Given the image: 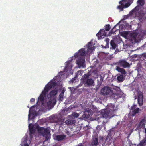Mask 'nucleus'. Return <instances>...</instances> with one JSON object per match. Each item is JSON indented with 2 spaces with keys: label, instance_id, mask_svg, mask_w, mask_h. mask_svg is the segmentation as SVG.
I'll use <instances>...</instances> for the list:
<instances>
[{
  "label": "nucleus",
  "instance_id": "1",
  "mask_svg": "<svg viewBox=\"0 0 146 146\" xmlns=\"http://www.w3.org/2000/svg\"><path fill=\"white\" fill-rule=\"evenodd\" d=\"M36 129L38 133L45 137L46 140H47L50 138V131L47 128L40 127L38 126Z\"/></svg>",
  "mask_w": 146,
  "mask_h": 146
},
{
  "label": "nucleus",
  "instance_id": "2",
  "mask_svg": "<svg viewBox=\"0 0 146 146\" xmlns=\"http://www.w3.org/2000/svg\"><path fill=\"white\" fill-rule=\"evenodd\" d=\"M100 93L102 95H110L113 97H115V96H117V94L113 93L112 90L109 87H105L102 88L100 91Z\"/></svg>",
  "mask_w": 146,
  "mask_h": 146
},
{
  "label": "nucleus",
  "instance_id": "3",
  "mask_svg": "<svg viewBox=\"0 0 146 146\" xmlns=\"http://www.w3.org/2000/svg\"><path fill=\"white\" fill-rule=\"evenodd\" d=\"M101 114L103 118L106 119H110L114 116V114L107 109L102 110L101 111Z\"/></svg>",
  "mask_w": 146,
  "mask_h": 146
},
{
  "label": "nucleus",
  "instance_id": "4",
  "mask_svg": "<svg viewBox=\"0 0 146 146\" xmlns=\"http://www.w3.org/2000/svg\"><path fill=\"white\" fill-rule=\"evenodd\" d=\"M117 65L123 68H126L130 67L129 64L125 60H120L117 63Z\"/></svg>",
  "mask_w": 146,
  "mask_h": 146
},
{
  "label": "nucleus",
  "instance_id": "5",
  "mask_svg": "<svg viewBox=\"0 0 146 146\" xmlns=\"http://www.w3.org/2000/svg\"><path fill=\"white\" fill-rule=\"evenodd\" d=\"M85 58L84 57H80L76 61V63L79 68L82 67L85 68L86 67L85 65Z\"/></svg>",
  "mask_w": 146,
  "mask_h": 146
},
{
  "label": "nucleus",
  "instance_id": "6",
  "mask_svg": "<svg viewBox=\"0 0 146 146\" xmlns=\"http://www.w3.org/2000/svg\"><path fill=\"white\" fill-rule=\"evenodd\" d=\"M85 49L84 48H82L79 50L78 52H76L74 56L76 58L82 57L85 56Z\"/></svg>",
  "mask_w": 146,
  "mask_h": 146
},
{
  "label": "nucleus",
  "instance_id": "7",
  "mask_svg": "<svg viewBox=\"0 0 146 146\" xmlns=\"http://www.w3.org/2000/svg\"><path fill=\"white\" fill-rule=\"evenodd\" d=\"M106 35V33L105 30L101 29L96 35L99 39L103 38Z\"/></svg>",
  "mask_w": 146,
  "mask_h": 146
},
{
  "label": "nucleus",
  "instance_id": "8",
  "mask_svg": "<svg viewBox=\"0 0 146 146\" xmlns=\"http://www.w3.org/2000/svg\"><path fill=\"white\" fill-rule=\"evenodd\" d=\"M93 113V111L90 109L86 110L82 115L83 118L86 119H88L90 116H91Z\"/></svg>",
  "mask_w": 146,
  "mask_h": 146
},
{
  "label": "nucleus",
  "instance_id": "9",
  "mask_svg": "<svg viewBox=\"0 0 146 146\" xmlns=\"http://www.w3.org/2000/svg\"><path fill=\"white\" fill-rule=\"evenodd\" d=\"M145 119H142L139 123L137 126V129H140L142 128H145Z\"/></svg>",
  "mask_w": 146,
  "mask_h": 146
},
{
  "label": "nucleus",
  "instance_id": "10",
  "mask_svg": "<svg viewBox=\"0 0 146 146\" xmlns=\"http://www.w3.org/2000/svg\"><path fill=\"white\" fill-rule=\"evenodd\" d=\"M94 83V80L91 78L89 79L85 82L84 84L86 86H90L93 85Z\"/></svg>",
  "mask_w": 146,
  "mask_h": 146
},
{
  "label": "nucleus",
  "instance_id": "11",
  "mask_svg": "<svg viewBox=\"0 0 146 146\" xmlns=\"http://www.w3.org/2000/svg\"><path fill=\"white\" fill-rule=\"evenodd\" d=\"M58 91L57 89L56 88H55L50 92L48 95V97H49H49L50 98L54 97V96L57 94Z\"/></svg>",
  "mask_w": 146,
  "mask_h": 146
},
{
  "label": "nucleus",
  "instance_id": "12",
  "mask_svg": "<svg viewBox=\"0 0 146 146\" xmlns=\"http://www.w3.org/2000/svg\"><path fill=\"white\" fill-rule=\"evenodd\" d=\"M66 135H56V139L58 141H63L66 139Z\"/></svg>",
  "mask_w": 146,
  "mask_h": 146
},
{
  "label": "nucleus",
  "instance_id": "13",
  "mask_svg": "<svg viewBox=\"0 0 146 146\" xmlns=\"http://www.w3.org/2000/svg\"><path fill=\"white\" fill-rule=\"evenodd\" d=\"M137 100L139 105L141 106L143 102V96L142 94H140L138 95Z\"/></svg>",
  "mask_w": 146,
  "mask_h": 146
},
{
  "label": "nucleus",
  "instance_id": "14",
  "mask_svg": "<svg viewBox=\"0 0 146 146\" xmlns=\"http://www.w3.org/2000/svg\"><path fill=\"white\" fill-rule=\"evenodd\" d=\"M108 108L107 109V110L110 111L112 113L114 114V112L115 110L114 109L115 107L114 105L112 104H110L108 105Z\"/></svg>",
  "mask_w": 146,
  "mask_h": 146
},
{
  "label": "nucleus",
  "instance_id": "15",
  "mask_svg": "<svg viewBox=\"0 0 146 146\" xmlns=\"http://www.w3.org/2000/svg\"><path fill=\"white\" fill-rule=\"evenodd\" d=\"M89 77V75L88 74H85L84 76H82L81 80L83 84L87 80L89 79L88 78Z\"/></svg>",
  "mask_w": 146,
  "mask_h": 146
},
{
  "label": "nucleus",
  "instance_id": "16",
  "mask_svg": "<svg viewBox=\"0 0 146 146\" xmlns=\"http://www.w3.org/2000/svg\"><path fill=\"white\" fill-rule=\"evenodd\" d=\"M89 77V75L88 74H85L84 76H82L81 80L83 84L87 80L89 79L88 78Z\"/></svg>",
  "mask_w": 146,
  "mask_h": 146
},
{
  "label": "nucleus",
  "instance_id": "17",
  "mask_svg": "<svg viewBox=\"0 0 146 146\" xmlns=\"http://www.w3.org/2000/svg\"><path fill=\"white\" fill-rule=\"evenodd\" d=\"M116 70L118 72L121 73L122 74H125L126 73L125 70L123 68H121L119 66H117Z\"/></svg>",
  "mask_w": 146,
  "mask_h": 146
},
{
  "label": "nucleus",
  "instance_id": "18",
  "mask_svg": "<svg viewBox=\"0 0 146 146\" xmlns=\"http://www.w3.org/2000/svg\"><path fill=\"white\" fill-rule=\"evenodd\" d=\"M92 43L90 42H89L88 44L87 45L88 50H92L94 49V47L93 46V45L92 44Z\"/></svg>",
  "mask_w": 146,
  "mask_h": 146
},
{
  "label": "nucleus",
  "instance_id": "19",
  "mask_svg": "<svg viewBox=\"0 0 146 146\" xmlns=\"http://www.w3.org/2000/svg\"><path fill=\"white\" fill-rule=\"evenodd\" d=\"M98 143V138L95 137L92 139V143L91 144L93 145L96 146L97 145Z\"/></svg>",
  "mask_w": 146,
  "mask_h": 146
},
{
  "label": "nucleus",
  "instance_id": "20",
  "mask_svg": "<svg viewBox=\"0 0 146 146\" xmlns=\"http://www.w3.org/2000/svg\"><path fill=\"white\" fill-rule=\"evenodd\" d=\"M125 0H122L121 1H120L119 2V3L120 4H121V5H119L117 7V8L118 9H121V10H123V9L124 8V7H123V5L124 3H123V2H124Z\"/></svg>",
  "mask_w": 146,
  "mask_h": 146
},
{
  "label": "nucleus",
  "instance_id": "21",
  "mask_svg": "<svg viewBox=\"0 0 146 146\" xmlns=\"http://www.w3.org/2000/svg\"><path fill=\"white\" fill-rule=\"evenodd\" d=\"M23 141L21 143V145L22 146H29V145L27 143V139L26 138L23 139Z\"/></svg>",
  "mask_w": 146,
  "mask_h": 146
},
{
  "label": "nucleus",
  "instance_id": "22",
  "mask_svg": "<svg viewBox=\"0 0 146 146\" xmlns=\"http://www.w3.org/2000/svg\"><path fill=\"white\" fill-rule=\"evenodd\" d=\"M110 45L112 49H114L117 47L116 44L114 42V40H111L110 42Z\"/></svg>",
  "mask_w": 146,
  "mask_h": 146
},
{
  "label": "nucleus",
  "instance_id": "23",
  "mask_svg": "<svg viewBox=\"0 0 146 146\" xmlns=\"http://www.w3.org/2000/svg\"><path fill=\"white\" fill-rule=\"evenodd\" d=\"M139 145L142 146H143L146 145V137L140 141Z\"/></svg>",
  "mask_w": 146,
  "mask_h": 146
},
{
  "label": "nucleus",
  "instance_id": "24",
  "mask_svg": "<svg viewBox=\"0 0 146 146\" xmlns=\"http://www.w3.org/2000/svg\"><path fill=\"white\" fill-rule=\"evenodd\" d=\"M64 94V91L63 90L59 95V100L60 101H62L63 99V96Z\"/></svg>",
  "mask_w": 146,
  "mask_h": 146
},
{
  "label": "nucleus",
  "instance_id": "25",
  "mask_svg": "<svg viewBox=\"0 0 146 146\" xmlns=\"http://www.w3.org/2000/svg\"><path fill=\"white\" fill-rule=\"evenodd\" d=\"M139 108H137L135 110H134L132 111V115L133 116H135V115L139 113Z\"/></svg>",
  "mask_w": 146,
  "mask_h": 146
},
{
  "label": "nucleus",
  "instance_id": "26",
  "mask_svg": "<svg viewBox=\"0 0 146 146\" xmlns=\"http://www.w3.org/2000/svg\"><path fill=\"white\" fill-rule=\"evenodd\" d=\"M123 75L121 74L117 77V81L119 82H122L123 80Z\"/></svg>",
  "mask_w": 146,
  "mask_h": 146
},
{
  "label": "nucleus",
  "instance_id": "27",
  "mask_svg": "<svg viewBox=\"0 0 146 146\" xmlns=\"http://www.w3.org/2000/svg\"><path fill=\"white\" fill-rule=\"evenodd\" d=\"M30 114L34 115H36V113L35 112H34L32 111H31L30 110H29V114L28 115V120L29 121L30 120H31V119L30 118Z\"/></svg>",
  "mask_w": 146,
  "mask_h": 146
},
{
  "label": "nucleus",
  "instance_id": "28",
  "mask_svg": "<svg viewBox=\"0 0 146 146\" xmlns=\"http://www.w3.org/2000/svg\"><path fill=\"white\" fill-rule=\"evenodd\" d=\"M74 120L69 119L66 121V123L68 125H72L74 123Z\"/></svg>",
  "mask_w": 146,
  "mask_h": 146
},
{
  "label": "nucleus",
  "instance_id": "29",
  "mask_svg": "<svg viewBox=\"0 0 146 146\" xmlns=\"http://www.w3.org/2000/svg\"><path fill=\"white\" fill-rule=\"evenodd\" d=\"M79 116V114L76 113L74 112L71 115V117L73 119H75L76 118H77Z\"/></svg>",
  "mask_w": 146,
  "mask_h": 146
},
{
  "label": "nucleus",
  "instance_id": "30",
  "mask_svg": "<svg viewBox=\"0 0 146 146\" xmlns=\"http://www.w3.org/2000/svg\"><path fill=\"white\" fill-rule=\"evenodd\" d=\"M105 40L106 42V45L104 47V48H108L109 47L110 39L109 38H107Z\"/></svg>",
  "mask_w": 146,
  "mask_h": 146
},
{
  "label": "nucleus",
  "instance_id": "31",
  "mask_svg": "<svg viewBox=\"0 0 146 146\" xmlns=\"http://www.w3.org/2000/svg\"><path fill=\"white\" fill-rule=\"evenodd\" d=\"M48 84L50 87H52V88L55 87L56 85V83L53 81L50 82Z\"/></svg>",
  "mask_w": 146,
  "mask_h": 146
},
{
  "label": "nucleus",
  "instance_id": "32",
  "mask_svg": "<svg viewBox=\"0 0 146 146\" xmlns=\"http://www.w3.org/2000/svg\"><path fill=\"white\" fill-rule=\"evenodd\" d=\"M137 3L139 5L141 6H143L145 4V1L143 0H138Z\"/></svg>",
  "mask_w": 146,
  "mask_h": 146
},
{
  "label": "nucleus",
  "instance_id": "33",
  "mask_svg": "<svg viewBox=\"0 0 146 146\" xmlns=\"http://www.w3.org/2000/svg\"><path fill=\"white\" fill-rule=\"evenodd\" d=\"M125 2H123V3H124V4L123 5V7H124V8H125L129 7L131 4L130 2H127V3H125V4L124 5V4Z\"/></svg>",
  "mask_w": 146,
  "mask_h": 146
},
{
  "label": "nucleus",
  "instance_id": "34",
  "mask_svg": "<svg viewBox=\"0 0 146 146\" xmlns=\"http://www.w3.org/2000/svg\"><path fill=\"white\" fill-rule=\"evenodd\" d=\"M104 27L105 30L107 31H109L110 29V26L109 24L106 25Z\"/></svg>",
  "mask_w": 146,
  "mask_h": 146
},
{
  "label": "nucleus",
  "instance_id": "35",
  "mask_svg": "<svg viewBox=\"0 0 146 146\" xmlns=\"http://www.w3.org/2000/svg\"><path fill=\"white\" fill-rule=\"evenodd\" d=\"M111 136V135L110 134H108L107 135L106 138L104 141L106 142L107 141H108L109 139V140H110V138Z\"/></svg>",
  "mask_w": 146,
  "mask_h": 146
},
{
  "label": "nucleus",
  "instance_id": "36",
  "mask_svg": "<svg viewBox=\"0 0 146 146\" xmlns=\"http://www.w3.org/2000/svg\"><path fill=\"white\" fill-rule=\"evenodd\" d=\"M44 96L41 95L40 97L38 98V99L40 100L41 102H43L44 100Z\"/></svg>",
  "mask_w": 146,
  "mask_h": 146
},
{
  "label": "nucleus",
  "instance_id": "37",
  "mask_svg": "<svg viewBox=\"0 0 146 146\" xmlns=\"http://www.w3.org/2000/svg\"><path fill=\"white\" fill-rule=\"evenodd\" d=\"M52 88V87H50V86L48 84L45 87V89L46 90H48V91Z\"/></svg>",
  "mask_w": 146,
  "mask_h": 146
},
{
  "label": "nucleus",
  "instance_id": "38",
  "mask_svg": "<svg viewBox=\"0 0 146 146\" xmlns=\"http://www.w3.org/2000/svg\"><path fill=\"white\" fill-rule=\"evenodd\" d=\"M139 6L138 5L136 6L132 11L134 12H136L139 9Z\"/></svg>",
  "mask_w": 146,
  "mask_h": 146
},
{
  "label": "nucleus",
  "instance_id": "39",
  "mask_svg": "<svg viewBox=\"0 0 146 146\" xmlns=\"http://www.w3.org/2000/svg\"><path fill=\"white\" fill-rule=\"evenodd\" d=\"M29 130L30 134H34L35 132V129L34 127L32 128V129H30Z\"/></svg>",
  "mask_w": 146,
  "mask_h": 146
},
{
  "label": "nucleus",
  "instance_id": "40",
  "mask_svg": "<svg viewBox=\"0 0 146 146\" xmlns=\"http://www.w3.org/2000/svg\"><path fill=\"white\" fill-rule=\"evenodd\" d=\"M48 90H45V89H44V90H43L42 93V95L45 96L46 95L47 93L48 92Z\"/></svg>",
  "mask_w": 146,
  "mask_h": 146
},
{
  "label": "nucleus",
  "instance_id": "41",
  "mask_svg": "<svg viewBox=\"0 0 146 146\" xmlns=\"http://www.w3.org/2000/svg\"><path fill=\"white\" fill-rule=\"evenodd\" d=\"M131 36L134 40H135L137 36V34L135 33L132 34H131Z\"/></svg>",
  "mask_w": 146,
  "mask_h": 146
},
{
  "label": "nucleus",
  "instance_id": "42",
  "mask_svg": "<svg viewBox=\"0 0 146 146\" xmlns=\"http://www.w3.org/2000/svg\"><path fill=\"white\" fill-rule=\"evenodd\" d=\"M47 106L49 107H51L52 105V102L51 101H49L47 103Z\"/></svg>",
  "mask_w": 146,
  "mask_h": 146
},
{
  "label": "nucleus",
  "instance_id": "43",
  "mask_svg": "<svg viewBox=\"0 0 146 146\" xmlns=\"http://www.w3.org/2000/svg\"><path fill=\"white\" fill-rule=\"evenodd\" d=\"M91 128V127L90 126L88 125L84 128V129L85 130H88L90 129Z\"/></svg>",
  "mask_w": 146,
  "mask_h": 146
},
{
  "label": "nucleus",
  "instance_id": "44",
  "mask_svg": "<svg viewBox=\"0 0 146 146\" xmlns=\"http://www.w3.org/2000/svg\"><path fill=\"white\" fill-rule=\"evenodd\" d=\"M34 127L33 125L32 124H29V130L30 129H32Z\"/></svg>",
  "mask_w": 146,
  "mask_h": 146
},
{
  "label": "nucleus",
  "instance_id": "45",
  "mask_svg": "<svg viewBox=\"0 0 146 146\" xmlns=\"http://www.w3.org/2000/svg\"><path fill=\"white\" fill-rule=\"evenodd\" d=\"M136 106L135 105H134L132 106L131 108V110H132L133 111L134 110H135V108H136Z\"/></svg>",
  "mask_w": 146,
  "mask_h": 146
},
{
  "label": "nucleus",
  "instance_id": "46",
  "mask_svg": "<svg viewBox=\"0 0 146 146\" xmlns=\"http://www.w3.org/2000/svg\"><path fill=\"white\" fill-rule=\"evenodd\" d=\"M76 79V78L75 77H74L73 78H72L71 80H70V82L71 83H73L74 81Z\"/></svg>",
  "mask_w": 146,
  "mask_h": 146
},
{
  "label": "nucleus",
  "instance_id": "47",
  "mask_svg": "<svg viewBox=\"0 0 146 146\" xmlns=\"http://www.w3.org/2000/svg\"><path fill=\"white\" fill-rule=\"evenodd\" d=\"M133 0H125L124 2H130L131 3H133Z\"/></svg>",
  "mask_w": 146,
  "mask_h": 146
},
{
  "label": "nucleus",
  "instance_id": "48",
  "mask_svg": "<svg viewBox=\"0 0 146 146\" xmlns=\"http://www.w3.org/2000/svg\"><path fill=\"white\" fill-rule=\"evenodd\" d=\"M35 101V99L34 98H32L31 99L30 101L31 102H34Z\"/></svg>",
  "mask_w": 146,
  "mask_h": 146
},
{
  "label": "nucleus",
  "instance_id": "49",
  "mask_svg": "<svg viewBox=\"0 0 146 146\" xmlns=\"http://www.w3.org/2000/svg\"><path fill=\"white\" fill-rule=\"evenodd\" d=\"M142 56L144 58H146V53H143L142 55Z\"/></svg>",
  "mask_w": 146,
  "mask_h": 146
},
{
  "label": "nucleus",
  "instance_id": "50",
  "mask_svg": "<svg viewBox=\"0 0 146 146\" xmlns=\"http://www.w3.org/2000/svg\"><path fill=\"white\" fill-rule=\"evenodd\" d=\"M115 25L114 27H113V29L111 30V33H114L115 31V30L114 31H113V29H115Z\"/></svg>",
  "mask_w": 146,
  "mask_h": 146
},
{
  "label": "nucleus",
  "instance_id": "51",
  "mask_svg": "<svg viewBox=\"0 0 146 146\" xmlns=\"http://www.w3.org/2000/svg\"><path fill=\"white\" fill-rule=\"evenodd\" d=\"M66 133L67 134L68 136H70L71 135H70V133L69 132L67 131H66Z\"/></svg>",
  "mask_w": 146,
  "mask_h": 146
},
{
  "label": "nucleus",
  "instance_id": "52",
  "mask_svg": "<svg viewBox=\"0 0 146 146\" xmlns=\"http://www.w3.org/2000/svg\"><path fill=\"white\" fill-rule=\"evenodd\" d=\"M77 146H83V145L82 143H80L78 144Z\"/></svg>",
  "mask_w": 146,
  "mask_h": 146
},
{
  "label": "nucleus",
  "instance_id": "53",
  "mask_svg": "<svg viewBox=\"0 0 146 146\" xmlns=\"http://www.w3.org/2000/svg\"><path fill=\"white\" fill-rule=\"evenodd\" d=\"M72 59H71V60H69V61H68V62H69V63H70V62H72Z\"/></svg>",
  "mask_w": 146,
  "mask_h": 146
},
{
  "label": "nucleus",
  "instance_id": "54",
  "mask_svg": "<svg viewBox=\"0 0 146 146\" xmlns=\"http://www.w3.org/2000/svg\"><path fill=\"white\" fill-rule=\"evenodd\" d=\"M117 53V52L116 51V50H115V54H116V53Z\"/></svg>",
  "mask_w": 146,
  "mask_h": 146
},
{
  "label": "nucleus",
  "instance_id": "55",
  "mask_svg": "<svg viewBox=\"0 0 146 146\" xmlns=\"http://www.w3.org/2000/svg\"><path fill=\"white\" fill-rule=\"evenodd\" d=\"M145 133H146V128H145Z\"/></svg>",
  "mask_w": 146,
  "mask_h": 146
},
{
  "label": "nucleus",
  "instance_id": "56",
  "mask_svg": "<svg viewBox=\"0 0 146 146\" xmlns=\"http://www.w3.org/2000/svg\"><path fill=\"white\" fill-rule=\"evenodd\" d=\"M101 139L102 140H103V137H102L101 138Z\"/></svg>",
  "mask_w": 146,
  "mask_h": 146
},
{
  "label": "nucleus",
  "instance_id": "57",
  "mask_svg": "<svg viewBox=\"0 0 146 146\" xmlns=\"http://www.w3.org/2000/svg\"><path fill=\"white\" fill-rule=\"evenodd\" d=\"M138 17H139V16H140V15H139H139H138Z\"/></svg>",
  "mask_w": 146,
  "mask_h": 146
},
{
  "label": "nucleus",
  "instance_id": "58",
  "mask_svg": "<svg viewBox=\"0 0 146 146\" xmlns=\"http://www.w3.org/2000/svg\"><path fill=\"white\" fill-rule=\"evenodd\" d=\"M118 98V97H116V98Z\"/></svg>",
  "mask_w": 146,
  "mask_h": 146
}]
</instances>
